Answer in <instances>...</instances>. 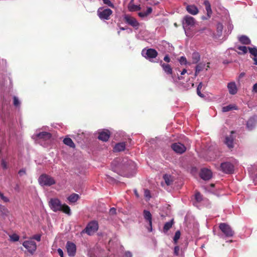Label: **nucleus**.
I'll list each match as a JSON object with an SVG mask.
<instances>
[{"instance_id": "0e129e2a", "label": "nucleus", "mask_w": 257, "mask_h": 257, "mask_svg": "<svg viewBox=\"0 0 257 257\" xmlns=\"http://www.w3.org/2000/svg\"><path fill=\"white\" fill-rule=\"evenodd\" d=\"M100 18L104 20H109L110 18V17H100Z\"/></svg>"}, {"instance_id": "9d476101", "label": "nucleus", "mask_w": 257, "mask_h": 257, "mask_svg": "<svg viewBox=\"0 0 257 257\" xmlns=\"http://www.w3.org/2000/svg\"><path fill=\"white\" fill-rule=\"evenodd\" d=\"M212 173L211 170L203 168L201 170L200 173V177L204 180H208L212 178Z\"/></svg>"}, {"instance_id": "4d7b16f0", "label": "nucleus", "mask_w": 257, "mask_h": 257, "mask_svg": "<svg viewBox=\"0 0 257 257\" xmlns=\"http://www.w3.org/2000/svg\"><path fill=\"white\" fill-rule=\"evenodd\" d=\"M197 94L201 97H204V95L203 94H202L200 89H197Z\"/></svg>"}, {"instance_id": "3c124183", "label": "nucleus", "mask_w": 257, "mask_h": 257, "mask_svg": "<svg viewBox=\"0 0 257 257\" xmlns=\"http://www.w3.org/2000/svg\"><path fill=\"white\" fill-rule=\"evenodd\" d=\"M252 92L257 93V83H255L252 87Z\"/></svg>"}, {"instance_id": "c756f323", "label": "nucleus", "mask_w": 257, "mask_h": 257, "mask_svg": "<svg viewBox=\"0 0 257 257\" xmlns=\"http://www.w3.org/2000/svg\"><path fill=\"white\" fill-rule=\"evenodd\" d=\"M63 143L66 145L69 146L71 148H75V145L72 139L69 138H66L63 140Z\"/></svg>"}, {"instance_id": "09e8293b", "label": "nucleus", "mask_w": 257, "mask_h": 257, "mask_svg": "<svg viewBox=\"0 0 257 257\" xmlns=\"http://www.w3.org/2000/svg\"><path fill=\"white\" fill-rule=\"evenodd\" d=\"M144 195H145V197H148V198L151 197L150 191L148 190V189L145 190V194Z\"/></svg>"}, {"instance_id": "bf43d9fd", "label": "nucleus", "mask_w": 257, "mask_h": 257, "mask_svg": "<svg viewBox=\"0 0 257 257\" xmlns=\"http://www.w3.org/2000/svg\"><path fill=\"white\" fill-rule=\"evenodd\" d=\"M245 73L244 72H241L239 76H238V79H240L241 78H242V77H243L244 76H245Z\"/></svg>"}, {"instance_id": "aec40b11", "label": "nucleus", "mask_w": 257, "mask_h": 257, "mask_svg": "<svg viewBox=\"0 0 257 257\" xmlns=\"http://www.w3.org/2000/svg\"><path fill=\"white\" fill-rule=\"evenodd\" d=\"M36 137L40 139H42L44 141H47L51 139L52 135L48 132H42L37 134Z\"/></svg>"}, {"instance_id": "6ab92c4d", "label": "nucleus", "mask_w": 257, "mask_h": 257, "mask_svg": "<svg viewBox=\"0 0 257 257\" xmlns=\"http://www.w3.org/2000/svg\"><path fill=\"white\" fill-rule=\"evenodd\" d=\"M195 23V20L193 17H185L183 22V27L187 28V27H192Z\"/></svg>"}, {"instance_id": "13d9d810", "label": "nucleus", "mask_w": 257, "mask_h": 257, "mask_svg": "<svg viewBox=\"0 0 257 257\" xmlns=\"http://www.w3.org/2000/svg\"><path fill=\"white\" fill-rule=\"evenodd\" d=\"M134 193H135V195L136 196V197L137 198H139L140 196H139V194L137 190L135 189H134Z\"/></svg>"}, {"instance_id": "f704fd0d", "label": "nucleus", "mask_w": 257, "mask_h": 257, "mask_svg": "<svg viewBox=\"0 0 257 257\" xmlns=\"http://www.w3.org/2000/svg\"><path fill=\"white\" fill-rule=\"evenodd\" d=\"M134 162L132 161L129 160L126 162V164H124V168L126 170H130L132 169V167H134Z\"/></svg>"}, {"instance_id": "473e14b6", "label": "nucleus", "mask_w": 257, "mask_h": 257, "mask_svg": "<svg viewBox=\"0 0 257 257\" xmlns=\"http://www.w3.org/2000/svg\"><path fill=\"white\" fill-rule=\"evenodd\" d=\"M233 109H237V108L235 105L232 104H229L227 106H223L222 108L223 112H227Z\"/></svg>"}, {"instance_id": "6e6d98bb", "label": "nucleus", "mask_w": 257, "mask_h": 257, "mask_svg": "<svg viewBox=\"0 0 257 257\" xmlns=\"http://www.w3.org/2000/svg\"><path fill=\"white\" fill-rule=\"evenodd\" d=\"M102 1L103 2V3L105 5H107L109 6L112 5L111 3L110 2V1L109 0H102Z\"/></svg>"}, {"instance_id": "864d4df0", "label": "nucleus", "mask_w": 257, "mask_h": 257, "mask_svg": "<svg viewBox=\"0 0 257 257\" xmlns=\"http://www.w3.org/2000/svg\"><path fill=\"white\" fill-rule=\"evenodd\" d=\"M164 60L165 62H167V63H169V62H170L171 59H170V58L169 56L168 55H166V56L164 57Z\"/></svg>"}, {"instance_id": "f3484780", "label": "nucleus", "mask_w": 257, "mask_h": 257, "mask_svg": "<svg viewBox=\"0 0 257 257\" xmlns=\"http://www.w3.org/2000/svg\"><path fill=\"white\" fill-rule=\"evenodd\" d=\"M128 10L130 12H138L141 10L140 5H135L134 0H131L128 5Z\"/></svg>"}, {"instance_id": "ddd939ff", "label": "nucleus", "mask_w": 257, "mask_h": 257, "mask_svg": "<svg viewBox=\"0 0 257 257\" xmlns=\"http://www.w3.org/2000/svg\"><path fill=\"white\" fill-rule=\"evenodd\" d=\"M98 16H110L112 14V11L108 8L101 7L97 11Z\"/></svg>"}, {"instance_id": "680f3d73", "label": "nucleus", "mask_w": 257, "mask_h": 257, "mask_svg": "<svg viewBox=\"0 0 257 257\" xmlns=\"http://www.w3.org/2000/svg\"><path fill=\"white\" fill-rule=\"evenodd\" d=\"M202 86H203V84L202 82H200L199 85H198V87L197 88V89H201L202 87Z\"/></svg>"}, {"instance_id": "79ce46f5", "label": "nucleus", "mask_w": 257, "mask_h": 257, "mask_svg": "<svg viewBox=\"0 0 257 257\" xmlns=\"http://www.w3.org/2000/svg\"><path fill=\"white\" fill-rule=\"evenodd\" d=\"M41 235L40 234H35L31 237V240L35 239L38 241H40L41 240Z\"/></svg>"}, {"instance_id": "0eeeda50", "label": "nucleus", "mask_w": 257, "mask_h": 257, "mask_svg": "<svg viewBox=\"0 0 257 257\" xmlns=\"http://www.w3.org/2000/svg\"><path fill=\"white\" fill-rule=\"evenodd\" d=\"M171 148L172 150L178 154H183L186 150L185 146L180 143H173L171 145Z\"/></svg>"}, {"instance_id": "49530a36", "label": "nucleus", "mask_w": 257, "mask_h": 257, "mask_svg": "<svg viewBox=\"0 0 257 257\" xmlns=\"http://www.w3.org/2000/svg\"><path fill=\"white\" fill-rule=\"evenodd\" d=\"M18 174H19L20 176H22L24 175H25L26 174V170L25 169H21L19 172H18Z\"/></svg>"}, {"instance_id": "338daca9", "label": "nucleus", "mask_w": 257, "mask_h": 257, "mask_svg": "<svg viewBox=\"0 0 257 257\" xmlns=\"http://www.w3.org/2000/svg\"><path fill=\"white\" fill-rule=\"evenodd\" d=\"M209 64H210V63H207L206 70L208 69V68H209Z\"/></svg>"}, {"instance_id": "de8ad7c7", "label": "nucleus", "mask_w": 257, "mask_h": 257, "mask_svg": "<svg viewBox=\"0 0 257 257\" xmlns=\"http://www.w3.org/2000/svg\"><path fill=\"white\" fill-rule=\"evenodd\" d=\"M109 213L111 215H114L116 213V209L114 207L111 208L109 210Z\"/></svg>"}, {"instance_id": "f8f14e48", "label": "nucleus", "mask_w": 257, "mask_h": 257, "mask_svg": "<svg viewBox=\"0 0 257 257\" xmlns=\"http://www.w3.org/2000/svg\"><path fill=\"white\" fill-rule=\"evenodd\" d=\"M124 19L125 23L134 27L136 29H138L140 24L135 17H124Z\"/></svg>"}, {"instance_id": "dca6fc26", "label": "nucleus", "mask_w": 257, "mask_h": 257, "mask_svg": "<svg viewBox=\"0 0 257 257\" xmlns=\"http://www.w3.org/2000/svg\"><path fill=\"white\" fill-rule=\"evenodd\" d=\"M160 65L162 67L164 71L168 75H172L173 73V69L171 66L168 64L163 63L162 61L160 62Z\"/></svg>"}, {"instance_id": "39448f33", "label": "nucleus", "mask_w": 257, "mask_h": 257, "mask_svg": "<svg viewBox=\"0 0 257 257\" xmlns=\"http://www.w3.org/2000/svg\"><path fill=\"white\" fill-rule=\"evenodd\" d=\"M23 245L27 249L28 251L33 254L37 249L36 242L32 240H26L23 243Z\"/></svg>"}, {"instance_id": "2eb2a0df", "label": "nucleus", "mask_w": 257, "mask_h": 257, "mask_svg": "<svg viewBox=\"0 0 257 257\" xmlns=\"http://www.w3.org/2000/svg\"><path fill=\"white\" fill-rule=\"evenodd\" d=\"M248 51L253 60V64L257 65V48L255 47H248Z\"/></svg>"}, {"instance_id": "c85d7f7f", "label": "nucleus", "mask_w": 257, "mask_h": 257, "mask_svg": "<svg viewBox=\"0 0 257 257\" xmlns=\"http://www.w3.org/2000/svg\"><path fill=\"white\" fill-rule=\"evenodd\" d=\"M205 66V64L203 63H198L196 66L195 69V75L197 76L198 74L203 70V69L204 68Z\"/></svg>"}, {"instance_id": "cd10ccee", "label": "nucleus", "mask_w": 257, "mask_h": 257, "mask_svg": "<svg viewBox=\"0 0 257 257\" xmlns=\"http://www.w3.org/2000/svg\"><path fill=\"white\" fill-rule=\"evenodd\" d=\"M237 49L239 51H237L238 54L240 55L245 54L247 52L248 50V47L246 46H239L236 47Z\"/></svg>"}, {"instance_id": "e433bc0d", "label": "nucleus", "mask_w": 257, "mask_h": 257, "mask_svg": "<svg viewBox=\"0 0 257 257\" xmlns=\"http://www.w3.org/2000/svg\"><path fill=\"white\" fill-rule=\"evenodd\" d=\"M181 235V232L178 230L175 232V236L174 237V243L176 244L178 242V239L180 238Z\"/></svg>"}, {"instance_id": "37998d69", "label": "nucleus", "mask_w": 257, "mask_h": 257, "mask_svg": "<svg viewBox=\"0 0 257 257\" xmlns=\"http://www.w3.org/2000/svg\"><path fill=\"white\" fill-rule=\"evenodd\" d=\"M253 119H249L247 122V124H246L247 127L249 129L251 130L253 126Z\"/></svg>"}, {"instance_id": "a19ab883", "label": "nucleus", "mask_w": 257, "mask_h": 257, "mask_svg": "<svg viewBox=\"0 0 257 257\" xmlns=\"http://www.w3.org/2000/svg\"><path fill=\"white\" fill-rule=\"evenodd\" d=\"M1 167L4 170H6L8 169V166L7 162L4 160L2 159L1 160Z\"/></svg>"}, {"instance_id": "b1692460", "label": "nucleus", "mask_w": 257, "mask_h": 257, "mask_svg": "<svg viewBox=\"0 0 257 257\" xmlns=\"http://www.w3.org/2000/svg\"><path fill=\"white\" fill-rule=\"evenodd\" d=\"M200 60V55L198 52H194L192 55V63L197 64Z\"/></svg>"}, {"instance_id": "5fc2aeb1", "label": "nucleus", "mask_w": 257, "mask_h": 257, "mask_svg": "<svg viewBox=\"0 0 257 257\" xmlns=\"http://www.w3.org/2000/svg\"><path fill=\"white\" fill-rule=\"evenodd\" d=\"M152 11V9L151 8H150V7L148 8L147 10V11L146 12V13H145L146 16L151 14Z\"/></svg>"}, {"instance_id": "2f4dec72", "label": "nucleus", "mask_w": 257, "mask_h": 257, "mask_svg": "<svg viewBox=\"0 0 257 257\" xmlns=\"http://www.w3.org/2000/svg\"><path fill=\"white\" fill-rule=\"evenodd\" d=\"M204 5L205 7L207 16H210L212 14V11L209 2L207 0H206L204 2Z\"/></svg>"}, {"instance_id": "a878e982", "label": "nucleus", "mask_w": 257, "mask_h": 257, "mask_svg": "<svg viewBox=\"0 0 257 257\" xmlns=\"http://www.w3.org/2000/svg\"><path fill=\"white\" fill-rule=\"evenodd\" d=\"M239 42L244 45H249L251 43L250 40L246 36L242 35L239 38Z\"/></svg>"}, {"instance_id": "4468645a", "label": "nucleus", "mask_w": 257, "mask_h": 257, "mask_svg": "<svg viewBox=\"0 0 257 257\" xmlns=\"http://www.w3.org/2000/svg\"><path fill=\"white\" fill-rule=\"evenodd\" d=\"M234 132L233 131L231 132V135L229 136H226L225 139L224 143L229 149L233 148V141L234 138L232 137V134Z\"/></svg>"}, {"instance_id": "72a5a7b5", "label": "nucleus", "mask_w": 257, "mask_h": 257, "mask_svg": "<svg viewBox=\"0 0 257 257\" xmlns=\"http://www.w3.org/2000/svg\"><path fill=\"white\" fill-rule=\"evenodd\" d=\"M0 211L2 212V214L5 216H8L9 213L8 209L2 205H0Z\"/></svg>"}, {"instance_id": "1a4fd4ad", "label": "nucleus", "mask_w": 257, "mask_h": 257, "mask_svg": "<svg viewBox=\"0 0 257 257\" xmlns=\"http://www.w3.org/2000/svg\"><path fill=\"white\" fill-rule=\"evenodd\" d=\"M158 54L157 51L152 48L147 49L145 53L144 50L142 51L143 56L148 59L155 58L158 56Z\"/></svg>"}, {"instance_id": "423d86ee", "label": "nucleus", "mask_w": 257, "mask_h": 257, "mask_svg": "<svg viewBox=\"0 0 257 257\" xmlns=\"http://www.w3.org/2000/svg\"><path fill=\"white\" fill-rule=\"evenodd\" d=\"M220 168L222 172L226 174H232L234 172V166L228 162L221 163Z\"/></svg>"}, {"instance_id": "69168bd1", "label": "nucleus", "mask_w": 257, "mask_h": 257, "mask_svg": "<svg viewBox=\"0 0 257 257\" xmlns=\"http://www.w3.org/2000/svg\"><path fill=\"white\" fill-rule=\"evenodd\" d=\"M139 16H140V17L144 16V15L143 14H142L141 13H140L139 14Z\"/></svg>"}, {"instance_id": "8fccbe9b", "label": "nucleus", "mask_w": 257, "mask_h": 257, "mask_svg": "<svg viewBox=\"0 0 257 257\" xmlns=\"http://www.w3.org/2000/svg\"><path fill=\"white\" fill-rule=\"evenodd\" d=\"M1 199L5 202H8L9 201V199L6 196H5L3 194H2Z\"/></svg>"}, {"instance_id": "603ef678", "label": "nucleus", "mask_w": 257, "mask_h": 257, "mask_svg": "<svg viewBox=\"0 0 257 257\" xmlns=\"http://www.w3.org/2000/svg\"><path fill=\"white\" fill-rule=\"evenodd\" d=\"M57 252L61 257H64V254L62 249L61 248H58L57 249Z\"/></svg>"}, {"instance_id": "f03ea898", "label": "nucleus", "mask_w": 257, "mask_h": 257, "mask_svg": "<svg viewBox=\"0 0 257 257\" xmlns=\"http://www.w3.org/2000/svg\"><path fill=\"white\" fill-rule=\"evenodd\" d=\"M40 185L43 186H50L56 184L55 179L51 176L46 174H42L38 179Z\"/></svg>"}, {"instance_id": "bb28decb", "label": "nucleus", "mask_w": 257, "mask_h": 257, "mask_svg": "<svg viewBox=\"0 0 257 257\" xmlns=\"http://www.w3.org/2000/svg\"><path fill=\"white\" fill-rule=\"evenodd\" d=\"M79 198V196L78 194L73 193L67 198V199L70 203H75L78 200Z\"/></svg>"}, {"instance_id": "c03bdc74", "label": "nucleus", "mask_w": 257, "mask_h": 257, "mask_svg": "<svg viewBox=\"0 0 257 257\" xmlns=\"http://www.w3.org/2000/svg\"><path fill=\"white\" fill-rule=\"evenodd\" d=\"M222 29H223V25L222 24H220V23H218L217 24V31L219 32H221L222 31Z\"/></svg>"}, {"instance_id": "a211bd4d", "label": "nucleus", "mask_w": 257, "mask_h": 257, "mask_svg": "<svg viewBox=\"0 0 257 257\" xmlns=\"http://www.w3.org/2000/svg\"><path fill=\"white\" fill-rule=\"evenodd\" d=\"M110 137V132L107 130L106 131H102L99 133L98 139L104 142H106L108 140Z\"/></svg>"}, {"instance_id": "a18cd8bd", "label": "nucleus", "mask_w": 257, "mask_h": 257, "mask_svg": "<svg viewBox=\"0 0 257 257\" xmlns=\"http://www.w3.org/2000/svg\"><path fill=\"white\" fill-rule=\"evenodd\" d=\"M179 250H180L179 247L178 246H176L174 247V254L177 256L178 255Z\"/></svg>"}, {"instance_id": "393cba45", "label": "nucleus", "mask_w": 257, "mask_h": 257, "mask_svg": "<svg viewBox=\"0 0 257 257\" xmlns=\"http://www.w3.org/2000/svg\"><path fill=\"white\" fill-rule=\"evenodd\" d=\"M163 179L168 186L171 185L174 181L173 177L168 174H165Z\"/></svg>"}, {"instance_id": "7ed1b4c3", "label": "nucleus", "mask_w": 257, "mask_h": 257, "mask_svg": "<svg viewBox=\"0 0 257 257\" xmlns=\"http://www.w3.org/2000/svg\"><path fill=\"white\" fill-rule=\"evenodd\" d=\"M98 229V224L96 221H92L89 222L82 231V233H86L89 235L93 234L97 231Z\"/></svg>"}, {"instance_id": "6e6552de", "label": "nucleus", "mask_w": 257, "mask_h": 257, "mask_svg": "<svg viewBox=\"0 0 257 257\" xmlns=\"http://www.w3.org/2000/svg\"><path fill=\"white\" fill-rule=\"evenodd\" d=\"M66 247L68 254L69 256L73 257L75 255L76 252V246L74 243L69 241H67Z\"/></svg>"}, {"instance_id": "20e7f679", "label": "nucleus", "mask_w": 257, "mask_h": 257, "mask_svg": "<svg viewBox=\"0 0 257 257\" xmlns=\"http://www.w3.org/2000/svg\"><path fill=\"white\" fill-rule=\"evenodd\" d=\"M219 228L226 237H230L233 236L234 232L228 224L221 223L219 224Z\"/></svg>"}, {"instance_id": "774afa93", "label": "nucleus", "mask_w": 257, "mask_h": 257, "mask_svg": "<svg viewBox=\"0 0 257 257\" xmlns=\"http://www.w3.org/2000/svg\"><path fill=\"white\" fill-rule=\"evenodd\" d=\"M203 18V20H207V17H202Z\"/></svg>"}, {"instance_id": "f257e3e1", "label": "nucleus", "mask_w": 257, "mask_h": 257, "mask_svg": "<svg viewBox=\"0 0 257 257\" xmlns=\"http://www.w3.org/2000/svg\"><path fill=\"white\" fill-rule=\"evenodd\" d=\"M49 206L54 212L62 211L68 215L71 214L70 207L65 204H62L58 198H51L49 201Z\"/></svg>"}, {"instance_id": "58836bf2", "label": "nucleus", "mask_w": 257, "mask_h": 257, "mask_svg": "<svg viewBox=\"0 0 257 257\" xmlns=\"http://www.w3.org/2000/svg\"><path fill=\"white\" fill-rule=\"evenodd\" d=\"M196 200L200 202L203 200V196L199 192H196L195 195Z\"/></svg>"}, {"instance_id": "4be33fe9", "label": "nucleus", "mask_w": 257, "mask_h": 257, "mask_svg": "<svg viewBox=\"0 0 257 257\" xmlns=\"http://www.w3.org/2000/svg\"><path fill=\"white\" fill-rule=\"evenodd\" d=\"M126 144L125 142H121L116 144L113 148V152H119L125 150Z\"/></svg>"}, {"instance_id": "9b49d317", "label": "nucleus", "mask_w": 257, "mask_h": 257, "mask_svg": "<svg viewBox=\"0 0 257 257\" xmlns=\"http://www.w3.org/2000/svg\"><path fill=\"white\" fill-rule=\"evenodd\" d=\"M143 215L146 221L149 222L150 228H148L149 231H152V215L151 212L147 210H144L143 211Z\"/></svg>"}, {"instance_id": "412c9836", "label": "nucleus", "mask_w": 257, "mask_h": 257, "mask_svg": "<svg viewBox=\"0 0 257 257\" xmlns=\"http://www.w3.org/2000/svg\"><path fill=\"white\" fill-rule=\"evenodd\" d=\"M227 88L230 94L234 95L237 93V89L235 82H232L228 83Z\"/></svg>"}, {"instance_id": "052dcab7", "label": "nucleus", "mask_w": 257, "mask_h": 257, "mask_svg": "<svg viewBox=\"0 0 257 257\" xmlns=\"http://www.w3.org/2000/svg\"><path fill=\"white\" fill-rule=\"evenodd\" d=\"M125 256L126 257H132V254L131 252H126L125 253Z\"/></svg>"}, {"instance_id": "ea45409f", "label": "nucleus", "mask_w": 257, "mask_h": 257, "mask_svg": "<svg viewBox=\"0 0 257 257\" xmlns=\"http://www.w3.org/2000/svg\"><path fill=\"white\" fill-rule=\"evenodd\" d=\"M179 63L182 65V64H187V61L185 57L181 56L180 57L179 59Z\"/></svg>"}, {"instance_id": "e2e57ef3", "label": "nucleus", "mask_w": 257, "mask_h": 257, "mask_svg": "<svg viewBox=\"0 0 257 257\" xmlns=\"http://www.w3.org/2000/svg\"><path fill=\"white\" fill-rule=\"evenodd\" d=\"M187 72V70L186 69H184L181 73L182 75H184Z\"/></svg>"}, {"instance_id": "7c9ffc66", "label": "nucleus", "mask_w": 257, "mask_h": 257, "mask_svg": "<svg viewBox=\"0 0 257 257\" xmlns=\"http://www.w3.org/2000/svg\"><path fill=\"white\" fill-rule=\"evenodd\" d=\"M173 219L171 220L169 222H167L165 223L163 227V231L164 232H167L172 227L173 224Z\"/></svg>"}, {"instance_id": "5701e85b", "label": "nucleus", "mask_w": 257, "mask_h": 257, "mask_svg": "<svg viewBox=\"0 0 257 257\" xmlns=\"http://www.w3.org/2000/svg\"><path fill=\"white\" fill-rule=\"evenodd\" d=\"M187 12L192 15H196L198 13V8L194 5H188L186 7Z\"/></svg>"}, {"instance_id": "c9c22d12", "label": "nucleus", "mask_w": 257, "mask_h": 257, "mask_svg": "<svg viewBox=\"0 0 257 257\" xmlns=\"http://www.w3.org/2000/svg\"><path fill=\"white\" fill-rule=\"evenodd\" d=\"M13 104L16 107H20L21 105L19 98L16 96L13 97Z\"/></svg>"}, {"instance_id": "4c0bfd02", "label": "nucleus", "mask_w": 257, "mask_h": 257, "mask_svg": "<svg viewBox=\"0 0 257 257\" xmlns=\"http://www.w3.org/2000/svg\"><path fill=\"white\" fill-rule=\"evenodd\" d=\"M10 240L12 241H17L19 240L20 237L16 233L10 235Z\"/></svg>"}]
</instances>
